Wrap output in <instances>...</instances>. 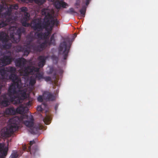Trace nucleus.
Instances as JSON below:
<instances>
[{
	"label": "nucleus",
	"instance_id": "obj_1",
	"mask_svg": "<svg viewBox=\"0 0 158 158\" xmlns=\"http://www.w3.org/2000/svg\"><path fill=\"white\" fill-rule=\"evenodd\" d=\"M48 58V56H45L42 55L38 57L37 60L39 61L38 65L39 68L30 66L25 67L26 60L23 57L16 60L15 62L16 67H19L22 69L24 76H27L30 73L37 72L35 75V78L39 80L44 78L43 73L39 72L40 68L44 67L45 64L46 60Z\"/></svg>",
	"mask_w": 158,
	"mask_h": 158
},
{
	"label": "nucleus",
	"instance_id": "obj_2",
	"mask_svg": "<svg viewBox=\"0 0 158 158\" xmlns=\"http://www.w3.org/2000/svg\"><path fill=\"white\" fill-rule=\"evenodd\" d=\"M9 29L10 31V40L8 39V35L5 32H2L0 34V39L3 44L2 48L4 49H9L11 48L12 43L10 41L13 43L19 42L22 33L25 32L24 28L20 27L17 29V28L14 26L10 27Z\"/></svg>",
	"mask_w": 158,
	"mask_h": 158
},
{
	"label": "nucleus",
	"instance_id": "obj_3",
	"mask_svg": "<svg viewBox=\"0 0 158 158\" xmlns=\"http://www.w3.org/2000/svg\"><path fill=\"white\" fill-rule=\"evenodd\" d=\"M10 78L12 79L13 83L10 86L8 93L10 98V102H13L15 105H17L21 103L23 100L18 96L15 95L17 93L16 88L20 89L23 87V84L21 83L20 80L18 79L17 77L14 75H12L10 76Z\"/></svg>",
	"mask_w": 158,
	"mask_h": 158
},
{
	"label": "nucleus",
	"instance_id": "obj_4",
	"mask_svg": "<svg viewBox=\"0 0 158 158\" xmlns=\"http://www.w3.org/2000/svg\"><path fill=\"white\" fill-rule=\"evenodd\" d=\"M23 119L22 117L15 116L10 118L7 127H5L1 130L2 135L7 137L10 136L18 129V124L20 121Z\"/></svg>",
	"mask_w": 158,
	"mask_h": 158
},
{
	"label": "nucleus",
	"instance_id": "obj_5",
	"mask_svg": "<svg viewBox=\"0 0 158 158\" xmlns=\"http://www.w3.org/2000/svg\"><path fill=\"white\" fill-rule=\"evenodd\" d=\"M18 8V5H13L10 6L5 12L2 14L0 12V28L8 25L12 20V18L10 17L12 9L17 10Z\"/></svg>",
	"mask_w": 158,
	"mask_h": 158
},
{
	"label": "nucleus",
	"instance_id": "obj_6",
	"mask_svg": "<svg viewBox=\"0 0 158 158\" xmlns=\"http://www.w3.org/2000/svg\"><path fill=\"white\" fill-rule=\"evenodd\" d=\"M42 14L45 16L44 18V23L48 27H49L50 25H52L50 27V30H51L54 26L57 27L59 24V22L57 19H53L50 20L52 18V15L47 10L43 9L42 10Z\"/></svg>",
	"mask_w": 158,
	"mask_h": 158
},
{
	"label": "nucleus",
	"instance_id": "obj_7",
	"mask_svg": "<svg viewBox=\"0 0 158 158\" xmlns=\"http://www.w3.org/2000/svg\"><path fill=\"white\" fill-rule=\"evenodd\" d=\"M71 45L70 40H66L61 43L59 47V54L63 55L64 60H66L68 57Z\"/></svg>",
	"mask_w": 158,
	"mask_h": 158
},
{
	"label": "nucleus",
	"instance_id": "obj_8",
	"mask_svg": "<svg viewBox=\"0 0 158 158\" xmlns=\"http://www.w3.org/2000/svg\"><path fill=\"white\" fill-rule=\"evenodd\" d=\"M16 71V69L14 67L9 66L6 67L5 69H0V75L1 76L2 78L3 79H6L9 77L10 79L12 81V83H13L14 82L13 80L10 78V76L12 75H14L17 77L18 79L20 80L21 83L20 78H19L17 75L15 74Z\"/></svg>",
	"mask_w": 158,
	"mask_h": 158
},
{
	"label": "nucleus",
	"instance_id": "obj_9",
	"mask_svg": "<svg viewBox=\"0 0 158 158\" xmlns=\"http://www.w3.org/2000/svg\"><path fill=\"white\" fill-rule=\"evenodd\" d=\"M34 119L32 116H31L29 117V120H27L24 122V124L27 127L31 128L29 131L31 133L33 134H36L37 133L39 130L42 128V126L40 124L35 125V126L31 128L34 125Z\"/></svg>",
	"mask_w": 158,
	"mask_h": 158
},
{
	"label": "nucleus",
	"instance_id": "obj_10",
	"mask_svg": "<svg viewBox=\"0 0 158 158\" xmlns=\"http://www.w3.org/2000/svg\"><path fill=\"white\" fill-rule=\"evenodd\" d=\"M31 27L34 30L38 31L44 28L47 29L48 28L44 23H42L39 20L37 21L36 19L33 21Z\"/></svg>",
	"mask_w": 158,
	"mask_h": 158
},
{
	"label": "nucleus",
	"instance_id": "obj_11",
	"mask_svg": "<svg viewBox=\"0 0 158 158\" xmlns=\"http://www.w3.org/2000/svg\"><path fill=\"white\" fill-rule=\"evenodd\" d=\"M32 104L31 100H29L28 101L25 103V106H21L16 109V113H17L22 114L27 113L28 110L27 107H29L31 106Z\"/></svg>",
	"mask_w": 158,
	"mask_h": 158
},
{
	"label": "nucleus",
	"instance_id": "obj_12",
	"mask_svg": "<svg viewBox=\"0 0 158 158\" xmlns=\"http://www.w3.org/2000/svg\"><path fill=\"white\" fill-rule=\"evenodd\" d=\"M27 149H23V151H25ZM28 150L27 151L30 152L31 154L34 155L35 152H36V149H27ZM23 153V152L22 151H13L11 155L10 156V158H17L19 156H21L22 154Z\"/></svg>",
	"mask_w": 158,
	"mask_h": 158
},
{
	"label": "nucleus",
	"instance_id": "obj_13",
	"mask_svg": "<svg viewBox=\"0 0 158 158\" xmlns=\"http://www.w3.org/2000/svg\"><path fill=\"white\" fill-rule=\"evenodd\" d=\"M7 52V53L8 55L4 56L2 57V60H1L2 63L6 64V65L10 64L15 59V58L12 56V53L11 52L8 51Z\"/></svg>",
	"mask_w": 158,
	"mask_h": 158
},
{
	"label": "nucleus",
	"instance_id": "obj_14",
	"mask_svg": "<svg viewBox=\"0 0 158 158\" xmlns=\"http://www.w3.org/2000/svg\"><path fill=\"white\" fill-rule=\"evenodd\" d=\"M31 46V45H24L23 47H18V49H17V51L18 52H23V55L27 56L30 53L31 49H32V47Z\"/></svg>",
	"mask_w": 158,
	"mask_h": 158
},
{
	"label": "nucleus",
	"instance_id": "obj_15",
	"mask_svg": "<svg viewBox=\"0 0 158 158\" xmlns=\"http://www.w3.org/2000/svg\"><path fill=\"white\" fill-rule=\"evenodd\" d=\"M48 43V41L46 40L39 45H37L34 44H32L31 46L32 47V49L34 50L40 52L46 48Z\"/></svg>",
	"mask_w": 158,
	"mask_h": 158
},
{
	"label": "nucleus",
	"instance_id": "obj_16",
	"mask_svg": "<svg viewBox=\"0 0 158 158\" xmlns=\"http://www.w3.org/2000/svg\"><path fill=\"white\" fill-rule=\"evenodd\" d=\"M26 43L27 45H31V43L35 39L34 32L31 31L27 35L26 37Z\"/></svg>",
	"mask_w": 158,
	"mask_h": 158
},
{
	"label": "nucleus",
	"instance_id": "obj_17",
	"mask_svg": "<svg viewBox=\"0 0 158 158\" xmlns=\"http://www.w3.org/2000/svg\"><path fill=\"white\" fill-rule=\"evenodd\" d=\"M26 89H24L22 90L19 91V95L18 97L21 98L23 100L24 99H26L27 101V102L29 101V100H31L32 101V100L31 98H29V96L27 97L26 94Z\"/></svg>",
	"mask_w": 158,
	"mask_h": 158
},
{
	"label": "nucleus",
	"instance_id": "obj_18",
	"mask_svg": "<svg viewBox=\"0 0 158 158\" xmlns=\"http://www.w3.org/2000/svg\"><path fill=\"white\" fill-rule=\"evenodd\" d=\"M2 97L3 100L0 101V105L1 106L4 107H6L9 106L10 102V99L8 98L6 95H2Z\"/></svg>",
	"mask_w": 158,
	"mask_h": 158
},
{
	"label": "nucleus",
	"instance_id": "obj_19",
	"mask_svg": "<svg viewBox=\"0 0 158 158\" xmlns=\"http://www.w3.org/2000/svg\"><path fill=\"white\" fill-rule=\"evenodd\" d=\"M54 5L55 7L58 9L61 7L63 8H66L67 4L62 1H57L55 2Z\"/></svg>",
	"mask_w": 158,
	"mask_h": 158
},
{
	"label": "nucleus",
	"instance_id": "obj_20",
	"mask_svg": "<svg viewBox=\"0 0 158 158\" xmlns=\"http://www.w3.org/2000/svg\"><path fill=\"white\" fill-rule=\"evenodd\" d=\"M4 113L7 115H15L16 114V110L13 107L7 108L5 109Z\"/></svg>",
	"mask_w": 158,
	"mask_h": 158
},
{
	"label": "nucleus",
	"instance_id": "obj_21",
	"mask_svg": "<svg viewBox=\"0 0 158 158\" xmlns=\"http://www.w3.org/2000/svg\"><path fill=\"white\" fill-rule=\"evenodd\" d=\"M34 34L35 38L40 39L45 38L47 36L45 33H43L42 32H34Z\"/></svg>",
	"mask_w": 158,
	"mask_h": 158
},
{
	"label": "nucleus",
	"instance_id": "obj_22",
	"mask_svg": "<svg viewBox=\"0 0 158 158\" xmlns=\"http://www.w3.org/2000/svg\"><path fill=\"white\" fill-rule=\"evenodd\" d=\"M8 149H0V158H4L7 155Z\"/></svg>",
	"mask_w": 158,
	"mask_h": 158
},
{
	"label": "nucleus",
	"instance_id": "obj_23",
	"mask_svg": "<svg viewBox=\"0 0 158 158\" xmlns=\"http://www.w3.org/2000/svg\"><path fill=\"white\" fill-rule=\"evenodd\" d=\"M46 99L48 101H53L55 100L56 97L52 94L48 93L47 94Z\"/></svg>",
	"mask_w": 158,
	"mask_h": 158
},
{
	"label": "nucleus",
	"instance_id": "obj_24",
	"mask_svg": "<svg viewBox=\"0 0 158 158\" xmlns=\"http://www.w3.org/2000/svg\"><path fill=\"white\" fill-rule=\"evenodd\" d=\"M54 35L55 34H53L51 36L50 39V40H47V41H48V44L49 45H55L56 43L55 40L54 38Z\"/></svg>",
	"mask_w": 158,
	"mask_h": 158
},
{
	"label": "nucleus",
	"instance_id": "obj_25",
	"mask_svg": "<svg viewBox=\"0 0 158 158\" xmlns=\"http://www.w3.org/2000/svg\"><path fill=\"white\" fill-rule=\"evenodd\" d=\"M43 121L45 124H49L50 123V118L49 116H46L45 117L43 118Z\"/></svg>",
	"mask_w": 158,
	"mask_h": 158
},
{
	"label": "nucleus",
	"instance_id": "obj_26",
	"mask_svg": "<svg viewBox=\"0 0 158 158\" xmlns=\"http://www.w3.org/2000/svg\"><path fill=\"white\" fill-rule=\"evenodd\" d=\"M86 7L85 6H83L81 9L80 10V12L82 15V17H84L85 12L86 11Z\"/></svg>",
	"mask_w": 158,
	"mask_h": 158
},
{
	"label": "nucleus",
	"instance_id": "obj_27",
	"mask_svg": "<svg viewBox=\"0 0 158 158\" xmlns=\"http://www.w3.org/2000/svg\"><path fill=\"white\" fill-rule=\"evenodd\" d=\"M30 14L27 12H25L24 13V17L22 19L26 20V21H28L29 19Z\"/></svg>",
	"mask_w": 158,
	"mask_h": 158
},
{
	"label": "nucleus",
	"instance_id": "obj_28",
	"mask_svg": "<svg viewBox=\"0 0 158 158\" xmlns=\"http://www.w3.org/2000/svg\"><path fill=\"white\" fill-rule=\"evenodd\" d=\"M28 21H26V20H23L22 19L21 20V22L22 23L23 26L25 27H28L30 26V24L27 23Z\"/></svg>",
	"mask_w": 158,
	"mask_h": 158
},
{
	"label": "nucleus",
	"instance_id": "obj_29",
	"mask_svg": "<svg viewBox=\"0 0 158 158\" xmlns=\"http://www.w3.org/2000/svg\"><path fill=\"white\" fill-rule=\"evenodd\" d=\"M36 83V79L35 78L31 77L29 81V85L31 86H33Z\"/></svg>",
	"mask_w": 158,
	"mask_h": 158
},
{
	"label": "nucleus",
	"instance_id": "obj_30",
	"mask_svg": "<svg viewBox=\"0 0 158 158\" xmlns=\"http://www.w3.org/2000/svg\"><path fill=\"white\" fill-rule=\"evenodd\" d=\"M35 3L38 4H42L45 2V0H33Z\"/></svg>",
	"mask_w": 158,
	"mask_h": 158
},
{
	"label": "nucleus",
	"instance_id": "obj_31",
	"mask_svg": "<svg viewBox=\"0 0 158 158\" xmlns=\"http://www.w3.org/2000/svg\"><path fill=\"white\" fill-rule=\"evenodd\" d=\"M21 11L25 13V12H27L28 10V9L27 7H22L20 9Z\"/></svg>",
	"mask_w": 158,
	"mask_h": 158
},
{
	"label": "nucleus",
	"instance_id": "obj_32",
	"mask_svg": "<svg viewBox=\"0 0 158 158\" xmlns=\"http://www.w3.org/2000/svg\"><path fill=\"white\" fill-rule=\"evenodd\" d=\"M44 79V80L48 82L49 81H51V78L50 77L48 76H47L45 77H44V78H43Z\"/></svg>",
	"mask_w": 158,
	"mask_h": 158
},
{
	"label": "nucleus",
	"instance_id": "obj_33",
	"mask_svg": "<svg viewBox=\"0 0 158 158\" xmlns=\"http://www.w3.org/2000/svg\"><path fill=\"white\" fill-rule=\"evenodd\" d=\"M38 101L40 102H42L43 101V97L42 96H39L37 98Z\"/></svg>",
	"mask_w": 158,
	"mask_h": 158
},
{
	"label": "nucleus",
	"instance_id": "obj_34",
	"mask_svg": "<svg viewBox=\"0 0 158 158\" xmlns=\"http://www.w3.org/2000/svg\"><path fill=\"white\" fill-rule=\"evenodd\" d=\"M68 12L70 14H72L73 13H75L76 12L74 11L73 8H70L69 10L68 11Z\"/></svg>",
	"mask_w": 158,
	"mask_h": 158
},
{
	"label": "nucleus",
	"instance_id": "obj_35",
	"mask_svg": "<svg viewBox=\"0 0 158 158\" xmlns=\"http://www.w3.org/2000/svg\"><path fill=\"white\" fill-rule=\"evenodd\" d=\"M37 110L38 111L41 112L43 111V109L41 106H39L37 107Z\"/></svg>",
	"mask_w": 158,
	"mask_h": 158
},
{
	"label": "nucleus",
	"instance_id": "obj_36",
	"mask_svg": "<svg viewBox=\"0 0 158 158\" xmlns=\"http://www.w3.org/2000/svg\"><path fill=\"white\" fill-rule=\"evenodd\" d=\"M1 60H2V58L0 59V67L6 66V64L2 63V61Z\"/></svg>",
	"mask_w": 158,
	"mask_h": 158
},
{
	"label": "nucleus",
	"instance_id": "obj_37",
	"mask_svg": "<svg viewBox=\"0 0 158 158\" xmlns=\"http://www.w3.org/2000/svg\"><path fill=\"white\" fill-rule=\"evenodd\" d=\"M35 142L34 140L31 141L29 143L30 146L28 147V148H31V146L33 144L35 143Z\"/></svg>",
	"mask_w": 158,
	"mask_h": 158
},
{
	"label": "nucleus",
	"instance_id": "obj_38",
	"mask_svg": "<svg viewBox=\"0 0 158 158\" xmlns=\"http://www.w3.org/2000/svg\"><path fill=\"white\" fill-rule=\"evenodd\" d=\"M4 9V6L2 5H0V12H2Z\"/></svg>",
	"mask_w": 158,
	"mask_h": 158
},
{
	"label": "nucleus",
	"instance_id": "obj_39",
	"mask_svg": "<svg viewBox=\"0 0 158 158\" xmlns=\"http://www.w3.org/2000/svg\"><path fill=\"white\" fill-rule=\"evenodd\" d=\"M90 1L91 0H86L85 2L84 1H83V2L84 3H85L86 5L87 6L89 4Z\"/></svg>",
	"mask_w": 158,
	"mask_h": 158
},
{
	"label": "nucleus",
	"instance_id": "obj_40",
	"mask_svg": "<svg viewBox=\"0 0 158 158\" xmlns=\"http://www.w3.org/2000/svg\"><path fill=\"white\" fill-rule=\"evenodd\" d=\"M4 144L3 143H0V148H8V147L4 148Z\"/></svg>",
	"mask_w": 158,
	"mask_h": 158
},
{
	"label": "nucleus",
	"instance_id": "obj_41",
	"mask_svg": "<svg viewBox=\"0 0 158 158\" xmlns=\"http://www.w3.org/2000/svg\"><path fill=\"white\" fill-rule=\"evenodd\" d=\"M53 69H52V68L51 69H50V73H52L53 72Z\"/></svg>",
	"mask_w": 158,
	"mask_h": 158
},
{
	"label": "nucleus",
	"instance_id": "obj_42",
	"mask_svg": "<svg viewBox=\"0 0 158 158\" xmlns=\"http://www.w3.org/2000/svg\"><path fill=\"white\" fill-rule=\"evenodd\" d=\"M4 115V114L3 113H0V118L1 117H2V116H3Z\"/></svg>",
	"mask_w": 158,
	"mask_h": 158
},
{
	"label": "nucleus",
	"instance_id": "obj_43",
	"mask_svg": "<svg viewBox=\"0 0 158 158\" xmlns=\"http://www.w3.org/2000/svg\"><path fill=\"white\" fill-rule=\"evenodd\" d=\"M57 107H58V105H56V106H55V110H56L57 109Z\"/></svg>",
	"mask_w": 158,
	"mask_h": 158
},
{
	"label": "nucleus",
	"instance_id": "obj_44",
	"mask_svg": "<svg viewBox=\"0 0 158 158\" xmlns=\"http://www.w3.org/2000/svg\"><path fill=\"white\" fill-rule=\"evenodd\" d=\"M23 148H27V147H26L25 146H24V147H23Z\"/></svg>",
	"mask_w": 158,
	"mask_h": 158
},
{
	"label": "nucleus",
	"instance_id": "obj_45",
	"mask_svg": "<svg viewBox=\"0 0 158 158\" xmlns=\"http://www.w3.org/2000/svg\"><path fill=\"white\" fill-rule=\"evenodd\" d=\"M54 76H55V78H56V73H55L54 74Z\"/></svg>",
	"mask_w": 158,
	"mask_h": 158
},
{
	"label": "nucleus",
	"instance_id": "obj_46",
	"mask_svg": "<svg viewBox=\"0 0 158 158\" xmlns=\"http://www.w3.org/2000/svg\"><path fill=\"white\" fill-rule=\"evenodd\" d=\"M51 1L53 2H54L55 0H50Z\"/></svg>",
	"mask_w": 158,
	"mask_h": 158
},
{
	"label": "nucleus",
	"instance_id": "obj_47",
	"mask_svg": "<svg viewBox=\"0 0 158 158\" xmlns=\"http://www.w3.org/2000/svg\"><path fill=\"white\" fill-rule=\"evenodd\" d=\"M75 36H76V35H77L76 34H75Z\"/></svg>",
	"mask_w": 158,
	"mask_h": 158
},
{
	"label": "nucleus",
	"instance_id": "obj_48",
	"mask_svg": "<svg viewBox=\"0 0 158 158\" xmlns=\"http://www.w3.org/2000/svg\"><path fill=\"white\" fill-rule=\"evenodd\" d=\"M58 92H59V91H57H57H56V93H58Z\"/></svg>",
	"mask_w": 158,
	"mask_h": 158
},
{
	"label": "nucleus",
	"instance_id": "obj_49",
	"mask_svg": "<svg viewBox=\"0 0 158 158\" xmlns=\"http://www.w3.org/2000/svg\"><path fill=\"white\" fill-rule=\"evenodd\" d=\"M62 70H61V72H62Z\"/></svg>",
	"mask_w": 158,
	"mask_h": 158
}]
</instances>
